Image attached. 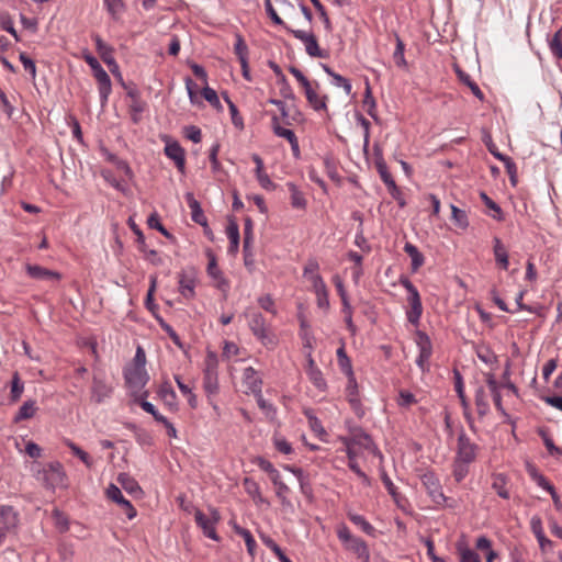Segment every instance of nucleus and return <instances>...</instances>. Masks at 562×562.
I'll return each mask as SVG.
<instances>
[{
	"label": "nucleus",
	"instance_id": "obj_62",
	"mask_svg": "<svg viewBox=\"0 0 562 562\" xmlns=\"http://www.w3.org/2000/svg\"><path fill=\"white\" fill-rule=\"evenodd\" d=\"M469 464L465 462H460L458 460L453 461V476L457 482H461L469 473Z\"/></svg>",
	"mask_w": 562,
	"mask_h": 562
},
{
	"label": "nucleus",
	"instance_id": "obj_49",
	"mask_svg": "<svg viewBox=\"0 0 562 562\" xmlns=\"http://www.w3.org/2000/svg\"><path fill=\"white\" fill-rule=\"evenodd\" d=\"M394 36H395L396 47L393 53V59H394L396 66L403 68V67H406V59L404 56L405 45H404V42L402 41V38L398 36V34L395 33Z\"/></svg>",
	"mask_w": 562,
	"mask_h": 562
},
{
	"label": "nucleus",
	"instance_id": "obj_21",
	"mask_svg": "<svg viewBox=\"0 0 562 562\" xmlns=\"http://www.w3.org/2000/svg\"><path fill=\"white\" fill-rule=\"evenodd\" d=\"M286 188L290 193V203L293 209L305 211L307 206V200L304 193L293 182H288Z\"/></svg>",
	"mask_w": 562,
	"mask_h": 562
},
{
	"label": "nucleus",
	"instance_id": "obj_29",
	"mask_svg": "<svg viewBox=\"0 0 562 562\" xmlns=\"http://www.w3.org/2000/svg\"><path fill=\"white\" fill-rule=\"evenodd\" d=\"M93 41L95 44L97 52L99 53L101 59L105 64H112V59L114 58L113 53L114 49L112 46L108 45L98 35H93Z\"/></svg>",
	"mask_w": 562,
	"mask_h": 562
},
{
	"label": "nucleus",
	"instance_id": "obj_32",
	"mask_svg": "<svg viewBox=\"0 0 562 562\" xmlns=\"http://www.w3.org/2000/svg\"><path fill=\"white\" fill-rule=\"evenodd\" d=\"M456 72H457L458 78L460 79V81L462 83H464L465 86H468L470 88V90L472 91V93L480 101H483L484 100V93L482 92V90L480 89L477 83L470 77V75H468L465 71L461 70L459 67L456 68Z\"/></svg>",
	"mask_w": 562,
	"mask_h": 562
},
{
	"label": "nucleus",
	"instance_id": "obj_25",
	"mask_svg": "<svg viewBox=\"0 0 562 562\" xmlns=\"http://www.w3.org/2000/svg\"><path fill=\"white\" fill-rule=\"evenodd\" d=\"M117 483L132 495H142L143 491L137 481L127 473H120L117 475Z\"/></svg>",
	"mask_w": 562,
	"mask_h": 562
},
{
	"label": "nucleus",
	"instance_id": "obj_10",
	"mask_svg": "<svg viewBox=\"0 0 562 562\" xmlns=\"http://www.w3.org/2000/svg\"><path fill=\"white\" fill-rule=\"evenodd\" d=\"M423 486L426 488L429 497L437 505H443L447 501L438 476L434 472H426L420 476Z\"/></svg>",
	"mask_w": 562,
	"mask_h": 562
},
{
	"label": "nucleus",
	"instance_id": "obj_50",
	"mask_svg": "<svg viewBox=\"0 0 562 562\" xmlns=\"http://www.w3.org/2000/svg\"><path fill=\"white\" fill-rule=\"evenodd\" d=\"M549 48L551 54L558 59L562 60V32L558 31L549 41Z\"/></svg>",
	"mask_w": 562,
	"mask_h": 562
},
{
	"label": "nucleus",
	"instance_id": "obj_40",
	"mask_svg": "<svg viewBox=\"0 0 562 562\" xmlns=\"http://www.w3.org/2000/svg\"><path fill=\"white\" fill-rule=\"evenodd\" d=\"M24 391V383L22 382L18 372H14L11 381L10 400L12 403H16Z\"/></svg>",
	"mask_w": 562,
	"mask_h": 562
},
{
	"label": "nucleus",
	"instance_id": "obj_58",
	"mask_svg": "<svg viewBox=\"0 0 562 562\" xmlns=\"http://www.w3.org/2000/svg\"><path fill=\"white\" fill-rule=\"evenodd\" d=\"M225 101L227 102L228 108H229V113H231V116H232V123L238 130H243L244 128V121H243V117L239 115L237 106L235 105L234 102L231 101V99L227 95H225Z\"/></svg>",
	"mask_w": 562,
	"mask_h": 562
},
{
	"label": "nucleus",
	"instance_id": "obj_54",
	"mask_svg": "<svg viewBox=\"0 0 562 562\" xmlns=\"http://www.w3.org/2000/svg\"><path fill=\"white\" fill-rule=\"evenodd\" d=\"M308 380L313 383V385L319 391H325L327 387L326 380L323 375L321 369L312 370L306 373Z\"/></svg>",
	"mask_w": 562,
	"mask_h": 562
},
{
	"label": "nucleus",
	"instance_id": "obj_5",
	"mask_svg": "<svg viewBox=\"0 0 562 562\" xmlns=\"http://www.w3.org/2000/svg\"><path fill=\"white\" fill-rule=\"evenodd\" d=\"M203 389L207 397L214 396L218 392L217 359L214 355H209L205 360Z\"/></svg>",
	"mask_w": 562,
	"mask_h": 562
},
{
	"label": "nucleus",
	"instance_id": "obj_24",
	"mask_svg": "<svg viewBox=\"0 0 562 562\" xmlns=\"http://www.w3.org/2000/svg\"><path fill=\"white\" fill-rule=\"evenodd\" d=\"M244 487L247 492V494L252 498L256 505H269L267 499L262 496L260 492L259 484L255 482L254 480L246 477L244 480Z\"/></svg>",
	"mask_w": 562,
	"mask_h": 562
},
{
	"label": "nucleus",
	"instance_id": "obj_16",
	"mask_svg": "<svg viewBox=\"0 0 562 562\" xmlns=\"http://www.w3.org/2000/svg\"><path fill=\"white\" fill-rule=\"evenodd\" d=\"M93 76L99 85V94L101 103L104 104L108 102L109 95L112 91V83L106 71L100 67L97 70H93Z\"/></svg>",
	"mask_w": 562,
	"mask_h": 562
},
{
	"label": "nucleus",
	"instance_id": "obj_64",
	"mask_svg": "<svg viewBox=\"0 0 562 562\" xmlns=\"http://www.w3.org/2000/svg\"><path fill=\"white\" fill-rule=\"evenodd\" d=\"M259 306L266 312L271 313L272 315H277V308L273 299L271 295L266 294L258 299Z\"/></svg>",
	"mask_w": 562,
	"mask_h": 562
},
{
	"label": "nucleus",
	"instance_id": "obj_43",
	"mask_svg": "<svg viewBox=\"0 0 562 562\" xmlns=\"http://www.w3.org/2000/svg\"><path fill=\"white\" fill-rule=\"evenodd\" d=\"M64 443L71 450V452L78 457L88 468H91L93 462L91 457L83 451L79 446L69 439H64Z\"/></svg>",
	"mask_w": 562,
	"mask_h": 562
},
{
	"label": "nucleus",
	"instance_id": "obj_33",
	"mask_svg": "<svg viewBox=\"0 0 562 562\" xmlns=\"http://www.w3.org/2000/svg\"><path fill=\"white\" fill-rule=\"evenodd\" d=\"M226 234L229 239V252L236 254L239 248V228L235 221H229L226 227Z\"/></svg>",
	"mask_w": 562,
	"mask_h": 562
},
{
	"label": "nucleus",
	"instance_id": "obj_4",
	"mask_svg": "<svg viewBox=\"0 0 562 562\" xmlns=\"http://www.w3.org/2000/svg\"><path fill=\"white\" fill-rule=\"evenodd\" d=\"M41 479L49 490L66 487L67 475L60 462H50L40 472Z\"/></svg>",
	"mask_w": 562,
	"mask_h": 562
},
{
	"label": "nucleus",
	"instance_id": "obj_3",
	"mask_svg": "<svg viewBox=\"0 0 562 562\" xmlns=\"http://www.w3.org/2000/svg\"><path fill=\"white\" fill-rule=\"evenodd\" d=\"M210 514L206 515L200 509H195L194 519L199 528H201L203 535L214 541H220V537L216 532V526L221 520L220 512L214 508H209Z\"/></svg>",
	"mask_w": 562,
	"mask_h": 562
},
{
	"label": "nucleus",
	"instance_id": "obj_11",
	"mask_svg": "<svg viewBox=\"0 0 562 562\" xmlns=\"http://www.w3.org/2000/svg\"><path fill=\"white\" fill-rule=\"evenodd\" d=\"M105 495L110 501L116 503L122 508L128 519L136 517L137 510L132 503L123 496L119 486L111 483L105 490Z\"/></svg>",
	"mask_w": 562,
	"mask_h": 562
},
{
	"label": "nucleus",
	"instance_id": "obj_2",
	"mask_svg": "<svg viewBox=\"0 0 562 562\" xmlns=\"http://www.w3.org/2000/svg\"><path fill=\"white\" fill-rule=\"evenodd\" d=\"M337 537L342 542L346 550L351 551L363 562H370V551L364 540L353 536L346 525L337 528Z\"/></svg>",
	"mask_w": 562,
	"mask_h": 562
},
{
	"label": "nucleus",
	"instance_id": "obj_57",
	"mask_svg": "<svg viewBox=\"0 0 562 562\" xmlns=\"http://www.w3.org/2000/svg\"><path fill=\"white\" fill-rule=\"evenodd\" d=\"M529 474L539 487L543 488L548 493L553 492L554 486L546 479L544 475L539 473L535 468H532L529 471Z\"/></svg>",
	"mask_w": 562,
	"mask_h": 562
},
{
	"label": "nucleus",
	"instance_id": "obj_13",
	"mask_svg": "<svg viewBox=\"0 0 562 562\" xmlns=\"http://www.w3.org/2000/svg\"><path fill=\"white\" fill-rule=\"evenodd\" d=\"M125 381L131 389L139 391L145 386L148 381V375L145 368L132 367L125 370Z\"/></svg>",
	"mask_w": 562,
	"mask_h": 562
},
{
	"label": "nucleus",
	"instance_id": "obj_39",
	"mask_svg": "<svg viewBox=\"0 0 562 562\" xmlns=\"http://www.w3.org/2000/svg\"><path fill=\"white\" fill-rule=\"evenodd\" d=\"M480 196L485 206L493 212L490 215L498 222L504 221V214L501 206L497 203H495L485 192H481Z\"/></svg>",
	"mask_w": 562,
	"mask_h": 562
},
{
	"label": "nucleus",
	"instance_id": "obj_52",
	"mask_svg": "<svg viewBox=\"0 0 562 562\" xmlns=\"http://www.w3.org/2000/svg\"><path fill=\"white\" fill-rule=\"evenodd\" d=\"M337 359H338V364H339L341 371L345 372L349 376H353L351 361L348 358L344 347H340L337 350Z\"/></svg>",
	"mask_w": 562,
	"mask_h": 562
},
{
	"label": "nucleus",
	"instance_id": "obj_38",
	"mask_svg": "<svg viewBox=\"0 0 562 562\" xmlns=\"http://www.w3.org/2000/svg\"><path fill=\"white\" fill-rule=\"evenodd\" d=\"M234 531L244 538L248 553L251 557H255V549H256L257 543H256V540L252 537L251 532L248 529L243 528L238 525L234 526Z\"/></svg>",
	"mask_w": 562,
	"mask_h": 562
},
{
	"label": "nucleus",
	"instance_id": "obj_30",
	"mask_svg": "<svg viewBox=\"0 0 562 562\" xmlns=\"http://www.w3.org/2000/svg\"><path fill=\"white\" fill-rule=\"evenodd\" d=\"M37 412L36 402L34 400H29L23 403V405L19 408L16 415L13 418L14 423H20L25 419L32 418Z\"/></svg>",
	"mask_w": 562,
	"mask_h": 562
},
{
	"label": "nucleus",
	"instance_id": "obj_1",
	"mask_svg": "<svg viewBox=\"0 0 562 562\" xmlns=\"http://www.w3.org/2000/svg\"><path fill=\"white\" fill-rule=\"evenodd\" d=\"M400 284L408 292L407 303L409 308L406 311V318L413 326H418L423 315L420 294L417 288L405 276H401Z\"/></svg>",
	"mask_w": 562,
	"mask_h": 562
},
{
	"label": "nucleus",
	"instance_id": "obj_28",
	"mask_svg": "<svg viewBox=\"0 0 562 562\" xmlns=\"http://www.w3.org/2000/svg\"><path fill=\"white\" fill-rule=\"evenodd\" d=\"M538 435L541 437L543 445L546 446L550 456L561 457L562 448L554 445L552 437L550 436L549 429L546 427H541L537 430Z\"/></svg>",
	"mask_w": 562,
	"mask_h": 562
},
{
	"label": "nucleus",
	"instance_id": "obj_41",
	"mask_svg": "<svg viewBox=\"0 0 562 562\" xmlns=\"http://www.w3.org/2000/svg\"><path fill=\"white\" fill-rule=\"evenodd\" d=\"M475 405L477 413L481 416H484L490 409L487 394L482 386H480L475 392Z\"/></svg>",
	"mask_w": 562,
	"mask_h": 562
},
{
	"label": "nucleus",
	"instance_id": "obj_45",
	"mask_svg": "<svg viewBox=\"0 0 562 562\" xmlns=\"http://www.w3.org/2000/svg\"><path fill=\"white\" fill-rule=\"evenodd\" d=\"M375 168L382 179V181L385 183V186L389 188L395 183L392 175L390 173L386 162L382 157L378 158L375 160Z\"/></svg>",
	"mask_w": 562,
	"mask_h": 562
},
{
	"label": "nucleus",
	"instance_id": "obj_46",
	"mask_svg": "<svg viewBox=\"0 0 562 562\" xmlns=\"http://www.w3.org/2000/svg\"><path fill=\"white\" fill-rule=\"evenodd\" d=\"M272 130L277 136L285 138L289 143H293V140L296 138L292 130L282 127L280 125L279 119L276 115L272 117Z\"/></svg>",
	"mask_w": 562,
	"mask_h": 562
},
{
	"label": "nucleus",
	"instance_id": "obj_6",
	"mask_svg": "<svg viewBox=\"0 0 562 562\" xmlns=\"http://www.w3.org/2000/svg\"><path fill=\"white\" fill-rule=\"evenodd\" d=\"M479 446L473 442L464 431H461L457 441V453L454 460L465 463L475 461Z\"/></svg>",
	"mask_w": 562,
	"mask_h": 562
},
{
	"label": "nucleus",
	"instance_id": "obj_19",
	"mask_svg": "<svg viewBox=\"0 0 562 562\" xmlns=\"http://www.w3.org/2000/svg\"><path fill=\"white\" fill-rule=\"evenodd\" d=\"M186 199H187L188 205L191 210L192 221L203 227H207V220H206V216L204 215V212H203L199 201L195 200V198L193 196L192 193H187Z\"/></svg>",
	"mask_w": 562,
	"mask_h": 562
},
{
	"label": "nucleus",
	"instance_id": "obj_42",
	"mask_svg": "<svg viewBox=\"0 0 562 562\" xmlns=\"http://www.w3.org/2000/svg\"><path fill=\"white\" fill-rule=\"evenodd\" d=\"M103 2L112 19L117 21L125 9L123 0H103Z\"/></svg>",
	"mask_w": 562,
	"mask_h": 562
},
{
	"label": "nucleus",
	"instance_id": "obj_47",
	"mask_svg": "<svg viewBox=\"0 0 562 562\" xmlns=\"http://www.w3.org/2000/svg\"><path fill=\"white\" fill-rule=\"evenodd\" d=\"M349 383L347 386V395L349 403L351 404L352 408L358 413L360 409V401L358 398V386L356 383V380L353 376H349Z\"/></svg>",
	"mask_w": 562,
	"mask_h": 562
},
{
	"label": "nucleus",
	"instance_id": "obj_37",
	"mask_svg": "<svg viewBox=\"0 0 562 562\" xmlns=\"http://www.w3.org/2000/svg\"><path fill=\"white\" fill-rule=\"evenodd\" d=\"M300 337L303 341V346L304 348L308 349V350H313L314 348V336H313V333L311 330V327L307 323L306 319L302 318L301 319V323H300Z\"/></svg>",
	"mask_w": 562,
	"mask_h": 562
},
{
	"label": "nucleus",
	"instance_id": "obj_26",
	"mask_svg": "<svg viewBox=\"0 0 562 562\" xmlns=\"http://www.w3.org/2000/svg\"><path fill=\"white\" fill-rule=\"evenodd\" d=\"M322 68L323 70L331 77V83L336 87H339V88H342L345 93L347 95H349L351 93V90H352V87H351V83L350 81L342 77L341 75L339 74H336L328 65L326 64H322Z\"/></svg>",
	"mask_w": 562,
	"mask_h": 562
},
{
	"label": "nucleus",
	"instance_id": "obj_20",
	"mask_svg": "<svg viewBox=\"0 0 562 562\" xmlns=\"http://www.w3.org/2000/svg\"><path fill=\"white\" fill-rule=\"evenodd\" d=\"M251 159L256 165L255 173L259 184L266 190L273 189L274 183L271 181L269 176L263 171V160L261 159V157L258 154H252Z\"/></svg>",
	"mask_w": 562,
	"mask_h": 562
},
{
	"label": "nucleus",
	"instance_id": "obj_17",
	"mask_svg": "<svg viewBox=\"0 0 562 562\" xmlns=\"http://www.w3.org/2000/svg\"><path fill=\"white\" fill-rule=\"evenodd\" d=\"M243 381L247 390L254 395H258L262 389V380L252 367H247L243 372Z\"/></svg>",
	"mask_w": 562,
	"mask_h": 562
},
{
	"label": "nucleus",
	"instance_id": "obj_23",
	"mask_svg": "<svg viewBox=\"0 0 562 562\" xmlns=\"http://www.w3.org/2000/svg\"><path fill=\"white\" fill-rule=\"evenodd\" d=\"M0 519L3 524V529L10 530L16 527L19 518L18 513L14 510L12 506L1 505L0 506Z\"/></svg>",
	"mask_w": 562,
	"mask_h": 562
},
{
	"label": "nucleus",
	"instance_id": "obj_34",
	"mask_svg": "<svg viewBox=\"0 0 562 562\" xmlns=\"http://www.w3.org/2000/svg\"><path fill=\"white\" fill-rule=\"evenodd\" d=\"M111 394V387H109L104 382L101 380H98L97 378L93 379L92 383V398L101 403L104 398L109 397Z\"/></svg>",
	"mask_w": 562,
	"mask_h": 562
},
{
	"label": "nucleus",
	"instance_id": "obj_12",
	"mask_svg": "<svg viewBox=\"0 0 562 562\" xmlns=\"http://www.w3.org/2000/svg\"><path fill=\"white\" fill-rule=\"evenodd\" d=\"M165 155L171 159L178 171L182 175L186 173V151L177 140L166 138Z\"/></svg>",
	"mask_w": 562,
	"mask_h": 562
},
{
	"label": "nucleus",
	"instance_id": "obj_7",
	"mask_svg": "<svg viewBox=\"0 0 562 562\" xmlns=\"http://www.w3.org/2000/svg\"><path fill=\"white\" fill-rule=\"evenodd\" d=\"M285 30L304 44L308 56L318 58L327 57V53L319 48L317 40L313 33L302 30H294L290 26H285Z\"/></svg>",
	"mask_w": 562,
	"mask_h": 562
},
{
	"label": "nucleus",
	"instance_id": "obj_27",
	"mask_svg": "<svg viewBox=\"0 0 562 562\" xmlns=\"http://www.w3.org/2000/svg\"><path fill=\"white\" fill-rule=\"evenodd\" d=\"M404 251L411 258V268L413 272H416L425 261L424 255L418 250V248L411 244L406 243L404 246Z\"/></svg>",
	"mask_w": 562,
	"mask_h": 562
},
{
	"label": "nucleus",
	"instance_id": "obj_18",
	"mask_svg": "<svg viewBox=\"0 0 562 562\" xmlns=\"http://www.w3.org/2000/svg\"><path fill=\"white\" fill-rule=\"evenodd\" d=\"M26 272L31 278L36 280L58 281L60 279V274L58 272L48 270L37 265H27Z\"/></svg>",
	"mask_w": 562,
	"mask_h": 562
},
{
	"label": "nucleus",
	"instance_id": "obj_51",
	"mask_svg": "<svg viewBox=\"0 0 562 562\" xmlns=\"http://www.w3.org/2000/svg\"><path fill=\"white\" fill-rule=\"evenodd\" d=\"M57 551L61 562H72L75 555V548L72 543L61 541L58 544Z\"/></svg>",
	"mask_w": 562,
	"mask_h": 562
},
{
	"label": "nucleus",
	"instance_id": "obj_35",
	"mask_svg": "<svg viewBox=\"0 0 562 562\" xmlns=\"http://www.w3.org/2000/svg\"><path fill=\"white\" fill-rule=\"evenodd\" d=\"M207 273L212 279L217 281V286L220 289L225 290L228 286V283L223 277L214 257H211L207 265Z\"/></svg>",
	"mask_w": 562,
	"mask_h": 562
},
{
	"label": "nucleus",
	"instance_id": "obj_8",
	"mask_svg": "<svg viewBox=\"0 0 562 562\" xmlns=\"http://www.w3.org/2000/svg\"><path fill=\"white\" fill-rule=\"evenodd\" d=\"M341 438L360 450H366L374 456H381L371 436L361 428H355L351 430L349 436H344Z\"/></svg>",
	"mask_w": 562,
	"mask_h": 562
},
{
	"label": "nucleus",
	"instance_id": "obj_36",
	"mask_svg": "<svg viewBox=\"0 0 562 562\" xmlns=\"http://www.w3.org/2000/svg\"><path fill=\"white\" fill-rule=\"evenodd\" d=\"M451 220L453 224L461 228L467 229L469 227V218L468 214L464 210L459 209L458 206L451 204Z\"/></svg>",
	"mask_w": 562,
	"mask_h": 562
},
{
	"label": "nucleus",
	"instance_id": "obj_61",
	"mask_svg": "<svg viewBox=\"0 0 562 562\" xmlns=\"http://www.w3.org/2000/svg\"><path fill=\"white\" fill-rule=\"evenodd\" d=\"M254 243V224L251 218L247 217L244 225V247L249 248Z\"/></svg>",
	"mask_w": 562,
	"mask_h": 562
},
{
	"label": "nucleus",
	"instance_id": "obj_63",
	"mask_svg": "<svg viewBox=\"0 0 562 562\" xmlns=\"http://www.w3.org/2000/svg\"><path fill=\"white\" fill-rule=\"evenodd\" d=\"M139 405L146 413L150 414L156 422L167 423V418L162 416L150 402L142 400Z\"/></svg>",
	"mask_w": 562,
	"mask_h": 562
},
{
	"label": "nucleus",
	"instance_id": "obj_55",
	"mask_svg": "<svg viewBox=\"0 0 562 562\" xmlns=\"http://www.w3.org/2000/svg\"><path fill=\"white\" fill-rule=\"evenodd\" d=\"M52 515H53L56 528L60 532H66L69 529L68 517L63 512H60L58 508H55L53 510Z\"/></svg>",
	"mask_w": 562,
	"mask_h": 562
},
{
	"label": "nucleus",
	"instance_id": "obj_56",
	"mask_svg": "<svg viewBox=\"0 0 562 562\" xmlns=\"http://www.w3.org/2000/svg\"><path fill=\"white\" fill-rule=\"evenodd\" d=\"M363 104H364V106H367L368 114L372 119L376 120V113H375L376 102L372 95L371 88H370L369 83L367 85V88L364 91Z\"/></svg>",
	"mask_w": 562,
	"mask_h": 562
},
{
	"label": "nucleus",
	"instance_id": "obj_44",
	"mask_svg": "<svg viewBox=\"0 0 562 562\" xmlns=\"http://www.w3.org/2000/svg\"><path fill=\"white\" fill-rule=\"evenodd\" d=\"M457 550L460 554V562H481L480 555L464 543H458Z\"/></svg>",
	"mask_w": 562,
	"mask_h": 562
},
{
	"label": "nucleus",
	"instance_id": "obj_15",
	"mask_svg": "<svg viewBox=\"0 0 562 562\" xmlns=\"http://www.w3.org/2000/svg\"><path fill=\"white\" fill-rule=\"evenodd\" d=\"M195 276L193 270H183L179 273V292L186 299H192L195 294Z\"/></svg>",
	"mask_w": 562,
	"mask_h": 562
},
{
	"label": "nucleus",
	"instance_id": "obj_48",
	"mask_svg": "<svg viewBox=\"0 0 562 562\" xmlns=\"http://www.w3.org/2000/svg\"><path fill=\"white\" fill-rule=\"evenodd\" d=\"M349 519L369 536L375 535V528L361 515L349 514Z\"/></svg>",
	"mask_w": 562,
	"mask_h": 562
},
{
	"label": "nucleus",
	"instance_id": "obj_60",
	"mask_svg": "<svg viewBox=\"0 0 562 562\" xmlns=\"http://www.w3.org/2000/svg\"><path fill=\"white\" fill-rule=\"evenodd\" d=\"M234 50L239 60L248 59V47L240 34H236Z\"/></svg>",
	"mask_w": 562,
	"mask_h": 562
},
{
	"label": "nucleus",
	"instance_id": "obj_53",
	"mask_svg": "<svg viewBox=\"0 0 562 562\" xmlns=\"http://www.w3.org/2000/svg\"><path fill=\"white\" fill-rule=\"evenodd\" d=\"M416 344L419 349V352L423 353H432V345L429 336L424 331H417L416 334Z\"/></svg>",
	"mask_w": 562,
	"mask_h": 562
},
{
	"label": "nucleus",
	"instance_id": "obj_22",
	"mask_svg": "<svg viewBox=\"0 0 562 562\" xmlns=\"http://www.w3.org/2000/svg\"><path fill=\"white\" fill-rule=\"evenodd\" d=\"M493 244H494L493 252H494L496 265L499 268L507 270L508 266H509V260H508V251H507L506 247L504 246V244L502 243V240L498 237H494Z\"/></svg>",
	"mask_w": 562,
	"mask_h": 562
},
{
	"label": "nucleus",
	"instance_id": "obj_59",
	"mask_svg": "<svg viewBox=\"0 0 562 562\" xmlns=\"http://www.w3.org/2000/svg\"><path fill=\"white\" fill-rule=\"evenodd\" d=\"M203 98L215 109L222 110V104L216 91L210 87H204L202 90Z\"/></svg>",
	"mask_w": 562,
	"mask_h": 562
},
{
	"label": "nucleus",
	"instance_id": "obj_31",
	"mask_svg": "<svg viewBox=\"0 0 562 562\" xmlns=\"http://www.w3.org/2000/svg\"><path fill=\"white\" fill-rule=\"evenodd\" d=\"M492 488L504 499H508L510 497L507 488V477L502 473L493 474Z\"/></svg>",
	"mask_w": 562,
	"mask_h": 562
},
{
	"label": "nucleus",
	"instance_id": "obj_14",
	"mask_svg": "<svg viewBox=\"0 0 562 562\" xmlns=\"http://www.w3.org/2000/svg\"><path fill=\"white\" fill-rule=\"evenodd\" d=\"M318 88V82H310L307 87H303L306 100L315 111L327 109V95H319L317 92Z\"/></svg>",
	"mask_w": 562,
	"mask_h": 562
},
{
	"label": "nucleus",
	"instance_id": "obj_9",
	"mask_svg": "<svg viewBox=\"0 0 562 562\" xmlns=\"http://www.w3.org/2000/svg\"><path fill=\"white\" fill-rule=\"evenodd\" d=\"M248 316V325L251 333L263 345L274 344L273 338L269 335L265 317L259 312L246 314Z\"/></svg>",
	"mask_w": 562,
	"mask_h": 562
}]
</instances>
